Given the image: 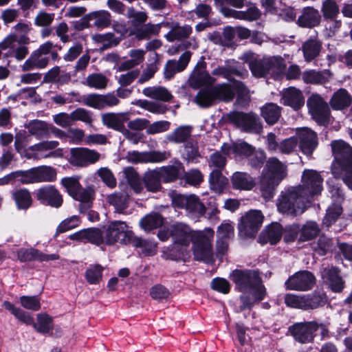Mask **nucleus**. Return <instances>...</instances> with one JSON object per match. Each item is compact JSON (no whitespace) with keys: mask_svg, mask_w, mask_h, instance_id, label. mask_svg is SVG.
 <instances>
[{"mask_svg":"<svg viewBox=\"0 0 352 352\" xmlns=\"http://www.w3.org/2000/svg\"><path fill=\"white\" fill-rule=\"evenodd\" d=\"M342 212V208L340 203H333L328 207L326 215L323 219L322 224L329 228L336 221Z\"/></svg>","mask_w":352,"mask_h":352,"instance_id":"obj_56","label":"nucleus"},{"mask_svg":"<svg viewBox=\"0 0 352 352\" xmlns=\"http://www.w3.org/2000/svg\"><path fill=\"white\" fill-rule=\"evenodd\" d=\"M282 234V226L278 223H273L262 232L260 239L263 243L270 242L271 244H276L281 239Z\"/></svg>","mask_w":352,"mask_h":352,"instance_id":"obj_39","label":"nucleus"},{"mask_svg":"<svg viewBox=\"0 0 352 352\" xmlns=\"http://www.w3.org/2000/svg\"><path fill=\"white\" fill-rule=\"evenodd\" d=\"M69 195L78 201L79 209L81 212H85L91 207L94 191L91 188H83L78 181V177H64L61 180Z\"/></svg>","mask_w":352,"mask_h":352,"instance_id":"obj_7","label":"nucleus"},{"mask_svg":"<svg viewBox=\"0 0 352 352\" xmlns=\"http://www.w3.org/2000/svg\"><path fill=\"white\" fill-rule=\"evenodd\" d=\"M281 95V102L294 109H298L305 104V98L302 91L294 87L284 89Z\"/></svg>","mask_w":352,"mask_h":352,"instance_id":"obj_30","label":"nucleus"},{"mask_svg":"<svg viewBox=\"0 0 352 352\" xmlns=\"http://www.w3.org/2000/svg\"><path fill=\"white\" fill-rule=\"evenodd\" d=\"M170 156L169 152L159 151L149 152L134 151L128 153L129 160L135 163H160L165 161Z\"/></svg>","mask_w":352,"mask_h":352,"instance_id":"obj_22","label":"nucleus"},{"mask_svg":"<svg viewBox=\"0 0 352 352\" xmlns=\"http://www.w3.org/2000/svg\"><path fill=\"white\" fill-rule=\"evenodd\" d=\"M164 219L161 214L153 212L146 215L140 221V226L146 231L157 229L162 226Z\"/></svg>","mask_w":352,"mask_h":352,"instance_id":"obj_51","label":"nucleus"},{"mask_svg":"<svg viewBox=\"0 0 352 352\" xmlns=\"http://www.w3.org/2000/svg\"><path fill=\"white\" fill-rule=\"evenodd\" d=\"M104 243L113 245L116 243H127L131 238V231L125 222L122 221H111L104 230Z\"/></svg>","mask_w":352,"mask_h":352,"instance_id":"obj_10","label":"nucleus"},{"mask_svg":"<svg viewBox=\"0 0 352 352\" xmlns=\"http://www.w3.org/2000/svg\"><path fill=\"white\" fill-rule=\"evenodd\" d=\"M162 23H147L135 30L134 35L138 40H147L159 33Z\"/></svg>","mask_w":352,"mask_h":352,"instance_id":"obj_49","label":"nucleus"},{"mask_svg":"<svg viewBox=\"0 0 352 352\" xmlns=\"http://www.w3.org/2000/svg\"><path fill=\"white\" fill-rule=\"evenodd\" d=\"M230 278L239 292L251 295H243L240 297L241 311L250 309L255 302L262 300L265 296L266 289L263 285L258 270H235L231 273Z\"/></svg>","mask_w":352,"mask_h":352,"instance_id":"obj_1","label":"nucleus"},{"mask_svg":"<svg viewBox=\"0 0 352 352\" xmlns=\"http://www.w3.org/2000/svg\"><path fill=\"white\" fill-rule=\"evenodd\" d=\"M322 42L316 38H310L305 41L301 47L303 57L306 62L314 60L320 53Z\"/></svg>","mask_w":352,"mask_h":352,"instance_id":"obj_35","label":"nucleus"},{"mask_svg":"<svg viewBox=\"0 0 352 352\" xmlns=\"http://www.w3.org/2000/svg\"><path fill=\"white\" fill-rule=\"evenodd\" d=\"M91 19L94 20V25L98 28H104L110 25L111 15L107 10L96 11L90 14Z\"/></svg>","mask_w":352,"mask_h":352,"instance_id":"obj_57","label":"nucleus"},{"mask_svg":"<svg viewBox=\"0 0 352 352\" xmlns=\"http://www.w3.org/2000/svg\"><path fill=\"white\" fill-rule=\"evenodd\" d=\"M331 76V73L329 69L320 72L311 69L302 73V80L307 84H323L329 80Z\"/></svg>","mask_w":352,"mask_h":352,"instance_id":"obj_38","label":"nucleus"},{"mask_svg":"<svg viewBox=\"0 0 352 352\" xmlns=\"http://www.w3.org/2000/svg\"><path fill=\"white\" fill-rule=\"evenodd\" d=\"M263 221V216L260 210H250L241 219L239 224L240 234L246 237H254Z\"/></svg>","mask_w":352,"mask_h":352,"instance_id":"obj_15","label":"nucleus"},{"mask_svg":"<svg viewBox=\"0 0 352 352\" xmlns=\"http://www.w3.org/2000/svg\"><path fill=\"white\" fill-rule=\"evenodd\" d=\"M309 201L296 187H291L281 192L277 200L278 210L289 215L301 214Z\"/></svg>","mask_w":352,"mask_h":352,"instance_id":"obj_5","label":"nucleus"},{"mask_svg":"<svg viewBox=\"0 0 352 352\" xmlns=\"http://www.w3.org/2000/svg\"><path fill=\"white\" fill-rule=\"evenodd\" d=\"M52 318L48 314H39L37 315V322H33L32 325L39 333H46L52 329Z\"/></svg>","mask_w":352,"mask_h":352,"instance_id":"obj_62","label":"nucleus"},{"mask_svg":"<svg viewBox=\"0 0 352 352\" xmlns=\"http://www.w3.org/2000/svg\"><path fill=\"white\" fill-rule=\"evenodd\" d=\"M85 243H91L97 245L104 243V232L98 228L84 229Z\"/></svg>","mask_w":352,"mask_h":352,"instance_id":"obj_63","label":"nucleus"},{"mask_svg":"<svg viewBox=\"0 0 352 352\" xmlns=\"http://www.w3.org/2000/svg\"><path fill=\"white\" fill-rule=\"evenodd\" d=\"M212 89L216 99L226 102L232 100L235 93L238 94L239 98L244 99L248 98L249 94V91L244 83L236 80H232L230 83L219 84Z\"/></svg>","mask_w":352,"mask_h":352,"instance_id":"obj_9","label":"nucleus"},{"mask_svg":"<svg viewBox=\"0 0 352 352\" xmlns=\"http://www.w3.org/2000/svg\"><path fill=\"white\" fill-rule=\"evenodd\" d=\"M48 62L49 58L47 57L34 51L22 65V70L29 71L34 69H43L47 65Z\"/></svg>","mask_w":352,"mask_h":352,"instance_id":"obj_41","label":"nucleus"},{"mask_svg":"<svg viewBox=\"0 0 352 352\" xmlns=\"http://www.w3.org/2000/svg\"><path fill=\"white\" fill-rule=\"evenodd\" d=\"M142 94L146 97L163 102H168L173 98L169 91L161 86L146 87L142 90Z\"/></svg>","mask_w":352,"mask_h":352,"instance_id":"obj_42","label":"nucleus"},{"mask_svg":"<svg viewBox=\"0 0 352 352\" xmlns=\"http://www.w3.org/2000/svg\"><path fill=\"white\" fill-rule=\"evenodd\" d=\"M169 196L173 207L184 209L187 215L192 219L199 218L206 212L204 204L195 195H184L172 191Z\"/></svg>","mask_w":352,"mask_h":352,"instance_id":"obj_6","label":"nucleus"},{"mask_svg":"<svg viewBox=\"0 0 352 352\" xmlns=\"http://www.w3.org/2000/svg\"><path fill=\"white\" fill-rule=\"evenodd\" d=\"M214 231L210 228L195 230L192 239V252L197 261L206 263L214 260L213 240Z\"/></svg>","mask_w":352,"mask_h":352,"instance_id":"obj_4","label":"nucleus"},{"mask_svg":"<svg viewBox=\"0 0 352 352\" xmlns=\"http://www.w3.org/2000/svg\"><path fill=\"white\" fill-rule=\"evenodd\" d=\"M250 69L254 76L256 78L264 77L270 72L267 58H256L254 61H252L250 63Z\"/></svg>","mask_w":352,"mask_h":352,"instance_id":"obj_54","label":"nucleus"},{"mask_svg":"<svg viewBox=\"0 0 352 352\" xmlns=\"http://www.w3.org/2000/svg\"><path fill=\"white\" fill-rule=\"evenodd\" d=\"M191 56L189 51L184 52L178 60H170L167 61L164 67V76L166 79H171L176 73L181 72L188 65Z\"/></svg>","mask_w":352,"mask_h":352,"instance_id":"obj_31","label":"nucleus"},{"mask_svg":"<svg viewBox=\"0 0 352 352\" xmlns=\"http://www.w3.org/2000/svg\"><path fill=\"white\" fill-rule=\"evenodd\" d=\"M320 228L315 221H307L301 228L300 239L309 241L315 238L319 233Z\"/></svg>","mask_w":352,"mask_h":352,"instance_id":"obj_61","label":"nucleus"},{"mask_svg":"<svg viewBox=\"0 0 352 352\" xmlns=\"http://www.w3.org/2000/svg\"><path fill=\"white\" fill-rule=\"evenodd\" d=\"M234 152L247 157H251L250 164L253 167H256L263 163L265 159V154L263 151H256L253 155L254 148L245 142L236 143L232 148Z\"/></svg>","mask_w":352,"mask_h":352,"instance_id":"obj_26","label":"nucleus"},{"mask_svg":"<svg viewBox=\"0 0 352 352\" xmlns=\"http://www.w3.org/2000/svg\"><path fill=\"white\" fill-rule=\"evenodd\" d=\"M210 188L216 193L220 194L227 188L228 179L219 170H212L209 177Z\"/></svg>","mask_w":352,"mask_h":352,"instance_id":"obj_44","label":"nucleus"},{"mask_svg":"<svg viewBox=\"0 0 352 352\" xmlns=\"http://www.w3.org/2000/svg\"><path fill=\"white\" fill-rule=\"evenodd\" d=\"M17 257L21 262L32 261H49L57 260L59 256L56 254H45L34 248H21L17 251Z\"/></svg>","mask_w":352,"mask_h":352,"instance_id":"obj_27","label":"nucleus"},{"mask_svg":"<svg viewBox=\"0 0 352 352\" xmlns=\"http://www.w3.org/2000/svg\"><path fill=\"white\" fill-rule=\"evenodd\" d=\"M23 184L52 182L56 179L57 172L50 166H39L20 173Z\"/></svg>","mask_w":352,"mask_h":352,"instance_id":"obj_13","label":"nucleus"},{"mask_svg":"<svg viewBox=\"0 0 352 352\" xmlns=\"http://www.w3.org/2000/svg\"><path fill=\"white\" fill-rule=\"evenodd\" d=\"M214 82L215 79L207 72L204 65H197L188 80L189 85L195 89L212 85Z\"/></svg>","mask_w":352,"mask_h":352,"instance_id":"obj_28","label":"nucleus"},{"mask_svg":"<svg viewBox=\"0 0 352 352\" xmlns=\"http://www.w3.org/2000/svg\"><path fill=\"white\" fill-rule=\"evenodd\" d=\"M59 146V142L55 140H46L29 146L24 157L28 160H39L55 157L59 155L60 150H54Z\"/></svg>","mask_w":352,"mask_h":352,"instance_id":"obj_11","label":"nucleus"},{"mask_svg":"<svg viewBox=\"0 0 352 352\" xmlns=\"http://www.w3.org/2000/svg\"><path fill=\"white\" fill-rule=\"evenodd\" d=\"M352 103V96L343 88L339 89L333 93L329 101L331 107L333 110L341 111L348 108Z\"/></svg>","mask_w":352,"mask_h":352,"instance_id":"obj_32","label":"nucleus"},{"mask_svg":"<svg viewBox=\"0 0 352 352\" xmlns=\"http://www.w3.org/2000/svg\"><path fill=\"white\" fill-rule=\"evenodd\" d=\"M29 42L30 38L27 36L11 33L0 43V48L2 50H8L6 53V56H8L9 52L14 51L19 45L28 44Z\"/></svg>","mask_w":352,"mask_h":352,"instance_id":"obj_37","label":"nucleus"},{"mask_svg":"<svg viewBox=\"0 0 352 352\" xmlns=\"http://www.w3.org/2000/svg\"><path fill=\"white\" fill-rule=\"evenodd\" d=\"M212 15L213 10L212 6L204 2H199L193 10L187 12L186 19L194 21L195 16H196L197 19L208 20Z\"/></svg>","mask_w":352,"mask_h":352,"instance_id":"obj_40","label":"nucleus"},{"mask_svg":"<svg viewBox=\"0 0 352 352\" xmlns=\"http://www.w3.org/2000/svg\"><path fill=\"white\" fill-rule=\"evenodd\" d=\"M30 134L37 139H42L49 136V127L45 122L41 120L30 121L25 126Z\"/></svg>","mask_w":352,"mask_h":352,"instance_id":"obj_45","label":"nucleus"},{"mask_svg":"<svg viewBox=\"0 0 352 352\" xmlns=\"http://www.w3.org/2000/svg\"><path fill=\"white\" fill-rule=\"evenodd\" d=\"M133 104L146 111H148L151 113L156 114H163L168 109L164 104L146 100H138Z\"/></svg>","mask_w":352,"mask_h":352,"instance_id":"obj_60","label":"nucleus"},{"mask_svg":"<svg viewBox=\"0 0 352 352\" xmlns=\"http://www.w3.org/2000/svg\"><path fill=\"white\" fill-rule=\"evenodd\" d=\"M229 117L230 121L243 131L259 134L263 130L261 121L255 113L233 112Z\"/></svg>","mask_w":352,"mask_h":352,"instance_id":"obj_12","label":"nucleus"},{"mask_svg":"<svg viewBox=\"0 0 352 352\" xmlns=\"http://www.w3.org/2000/svg\"><path fill=\"white\" fill-rule=\"evenodd\" d=\"M128 120L126 113H107L102 116V122L108 128L122 131L124 122Z\"/></svg>","mask_w":352,"mask_h":352,"instance_id":"obj_34","label":"nucleus"},{"mask_svg":"<svg viewBox=\"0 0 352 352\" xmlns=\"http://www.w3.org/2000/svg\"><path fill=\"white\" fill-rule=\"evenodd\" d=\"M307 105L311 118L319 124L327 122L330 116L327 102L318 94H313L307 99Z\"/></svg>","mask_w":352,"mask_h":352,"instance_id":"obj_14","label":"nucleus"},{"mask_svg":"<svg viewBox=\"0 0 352 352\" xmlns=\"http://www.w3.org/2000/svg\"><path fill=\"white\" fill-rule=\"evenodd\" d=\"M322 183L323 178L318 171L305 169L302 174L301 184L295 187L310 202V198L321 193Z\"/></svg>","mask_w":352,"mask_h":352,"instance_id":"obj_8","label":"nucleus"},{"mask_svg":"<svg viewBox=\"0 0 352 352\" xmlns=\"http://www.w3.org/2000/svg\"><path fill=\"white\" fill-rule=\"evenodd\" d=\"M232 185L234 189L240 190H250L255 186L253 177L244 172H236L231 177Z\"/></svg>","mask_w":352,"mask_h":352,"instance_id":"obj_36","label":"nucleus"},{"mask_svg":"<svg viewBox=\"0 0 352 352\" xmlns=\"http://www.w3.org/2000/svg\"><path fill=\"white\" fill-rule=\"evenodd\" d=\"M100 155L98 152L87 148H76L71 150L70 162L78 166H87L94 164L100 159Z\"/></svg>","mask_w":352,"mask_h":352,"instance_id":"obj_20","label":"nucleus"},{"mask_svg":"<svg viewBox=\"0 0 352 352\" xmlns=\"http://www.w3.org/2000/svg\"><path fill=\"white\" fill-rule=\"evenodd\" d=\"M103 267L100 265H91L86 270L85 277L91 285L98 284L102 278Z\"/></svg>","mask_w":352,"mask_h":352,"instance_id":"obj_59","label":"nucleus"},{"mask_svg":"<svg viewBox=\"0 0 352 352\" xmlns=\"http://www.w3.org/2000/svg\"><path fill=\"white\" fill-rule=\"evenodd\" d=\"M12 197L19 209L26 210L32 205L31 195L26 189L16 190L13 192Z\"/></svg>","mask_w":352,"mask_h":352,"instance_id":"obj_55","label":"nucleus"},{"mask_svg":"<svg viewBox=\"0 0 352 352\" xmlns=\"http://www.w3.org/2000/svg\"><path fill=\"white\" fill-rule=\"evenodd\" d=\"M212 74L215 76L229 79L232 76L245 78L248 76V71L235 60H228L225 64L214 68Z\"/></svg>","mask_w":352,"mask_h":352,"instance_id":"obj_19","label":"nucleus"},{"mask_svg":"<svg viewBox=\"0 0 352 352\" xmlns=\"http://www.w3.org/2000/svg\"><path fill=\"white\" fill-rule=\"evenodd\" d=\"M314 326L312 321L296 322L289 327V331L295 340L300 344H309L314 342Z\"/></svg>","mask_w":352,"mask_h":352,"instance_id":"obj_17","label":"nucleus"},{"mask_svg":"<svg viewBox=\"0 0 352 352\" xmlns=\"http://www.w3.org/2000/svg\"><path fill=\"white\" fill-rule=\"evenodd\" d=\"M321 11L325 19H336L340 12L336 0H324L322 2Z\"/></svg>","mask_w":352,"mask_h":352,"instance_id":"obj_58","label":"nucleus"},{"mask_svg":"<svg viewBox=\"0 0 352 352\" xmlns=\"http://www.w3.org/2000/svg\"><path fill=\"white\" fill-rule=\"evenodd\" d=\"M296 135L302 152L307 155H311L318 144L316 133L309 128H302Z\"/></svg>","mask_w":352,"mask_h":352,"instance_id":"obj_21","label":"nucleus"},{"mask_svg":"<svg viewBox=\"0 0 352 352\" xmlns=\"http://www.w3.org/2000/svg\"><path fill=\"white\" fill-rule=\"evenodd\" d=\"M192 127L190 126H181L177 128L166 137L169 142L179 144L186 142L190 136Z\"/></svg>","mask_w":352,"mask_h":352,"instance_id":"obj_53","label":"nucleus"},{"mask_svg":"<svg viewBox=\"0 0 352 352\" xmlns=\"http://www.w3.org/2000/svg\"><path fill=\"white\" fill-rule=\"evenodd\" d=\"M145 52L142 50H132L129 52L130 59L126 60L119 65L120 71L130 69L142 63L144 60Z\"/></svg>","mask_w":352,"mask_h":352,"instance_id":"obj_46","label":"nucleus"},{"mask_svg":"<svg viewBox=\"0 0 352 352\" xmlns=\"http://www.w3.org/2000/svg\"><path fill=\"white\" fill-rule=\"evenodd\" d=\"M160 176L161 180L164 183L173 182L177 179L182 172L184 171L183 166L180 162L173 165L165 166L155 169Z\"/></svg>","mask_w":352,"mask_h":352,"instance_id":"obj_33","label":"nucleus"},{"mask_svg":"<svg viewBox=\"0 0 352 352\" xmlns=\"http://www.w3.org/2000/svg\"><path fill=\"white\" fill-rule=\"evenodd\" d=\"M214 100L216 98L213 94L212 87L201 90L195 98L197 104L201 107H210Z\"/></svg>","mask_w":352,"mask_h":352,"instance_id":"obj_64","label":"nucleus"},{"mask_svg":"<svg viewBox=\"0 0 352 352\" xmlns=\"http://www.w3.org/2000/svg\"><path fill=\"white\" fill-rule=\"evenodd\" d=\"M340 272V270L333 265L323 267L320 272L323 283L336 293L341 292L344 287V281Z\"/></svg>","mask_w":352,"mask_h":352,"instance_id":"obj_18","label":"nucleus"},{"mask_svg":"<svg viewBox=\"0 0 352 352\" xmlns=\"http://www.w3.org/2000/svg\"><path fill=\"white\" fill-rule=\"evenodd\" d=\"M3 307L7 310L10 311L19 320L27 325H32L34 318L28 312L25 311L19 307H15L8 301L3 302Z\"/></svg>","mask_w":352,"mask_h":352,"instance_id":"obj_52","label":"nucleus"},{"mask_svg":"<svg viewBox=\"0 0 352 352\" xmlns=\"http://www.w3.org/2000/svg\"><path fill=\"white\" fill-rule=\"evenodd\" d=\"M261 116L267 124H274L280 116V107L274 103H267L261 108Z\"/></svg>","mask_w":352,"mask_h":352,"instance_id":"obj_48","label":"nucleus"},{"mask_svg":"<svg viewBox=\"0 0 352 352\" xmlns=\"http://www.w3.org/2000/svg\"><path fill=\"white\" fill-rule=\"evenodd\" d=\"M195 231L186 223H176L170 226V236L174 243L188 247L192 242Z\"/></svg>","mask_w":352,"mask_h":352,"instance_id":"obj_23","label":"nucleus"},{"mask_svg":"<svg viewBox=\"0 0 352 352\" xmlns=\"http://www.w3.org/2000/svg\"><path fill=\"white\" fill-rule=\"evenodd\" d=\"M331 146L334 157L331 173L352 190V147L341 140L333 141Z\"/></svg>","mask_w":352,"mask_h":352,"instance_id":"obj_2","label":"nucleus"},{"mask_svg":"<svg viewBox=\"0 0 352 352\" xmlns=\"http://www.w3.org/2000/svg\"><path fill=\"white\" fill-rule=\"evenodd\" d=\"M321 21L319 11L313 7H305L298 17L297 24L302 28H311L318 26Z\"/></svg>","mask_w":352,"mask_h":352,"instance_id":"obj_29","label":"nucleus"},{"mask_svg":"<svg viewBox=\"0 0 352 352\" xmlns=\"http://www.w3.org/2000/svg\"><path fill=\"white\" fill-rule=\"evenodd\" d=\"M124 173L130 189L133 190L134 192L137 194L140 193L144 190L145 186H144L138 174L133 168H126Z\"/></svg>","mask_w":352,"mask_h":352,"instance_id":"obj_50","label":"nucleus"},{"mask_svg":"<svg viewBox=\"0 0 352 352\" xmlns=\"http://www.w3.org/2000/svg\"><path fill=\"white\" fill-rule=\"evenodd\" d=\"M130 197L129 190L123 192L113 193L107 197V201L114 206L118 212H122L128 206V201Z\"/></svg>","mask_w":352,"mask_h":352,"instance_id":"obj_43","label":"nucleus"},{"mask_svg":"<svg viewBox=\"0 0 352 352\" xmlns=\"http://www.w3.org/2000/svg\"><path fill=\"white\" fill-rule=\"evenodd\" d=\"M287 165L275 157H270L259 177L258 188L265 199L272 198L278 184L287 177Z\"/></svg>","mask_w":352,"mask_h":352,"instance_id":"obj_3","label":"nucleus"},{"mask_svg":"<svg viewBox=\"0 0 352 352\" xmlns=\"http://www.w3.org/2000/svg\"><path fill=\"white\" fill-rule=\"evenodd\" d=\"M162 25L170 28L164 36L168 42L183 41L188 38L192 33V26L188 24L181 25L178 22H166L162 23Z\"/></svg>","mask_w":352,"mask_h":352,"instance_id":"obj_24","label":"nucleus"},{"mask_svg":"<svg viewBox=\"0 0 352 352\" xmlns=\"http://www.w3.org/2000/svg\"><path fill=\"white\" fill-rule=\"evenodd\" d=\"M315 283V276L311 272L300 271L291 276L285 285L287 289L307 291L314 287Z\"/></svg>","mask_w":352,"mask_h":352,"instance_id":"obj_16","label":"nucleus"},{"mask_svg":"<svg viewBox=\"0 0 352 352\" xmlns=\"http://www.w3.org/2000/svg\"><path fill=\"white\" fill-rule=\"evenodd\" d=\"M37 199L43 204L58 208L63 204L62 195L54 186H45L36 192Z\"/></svg>","mask_w":352,"mask_h":352,"instance_id":"obj_25","label":"nucleus"},{"mask_svg":"<svg viewBox=\"0 0 352 352\" xmlns=\"http://www.w3.org/2000/svg\"><path fill=\"white\" fill-rule=\"evenodd\" d=\"M161 179L155 169L148 170L144 174L143 182L146 190L151 192L161 190L162 186Z\"/></svg>","mask_w":352,"mask_h":352,"instance_id":"obj_47","label":"nucleus"}]
</instances>
